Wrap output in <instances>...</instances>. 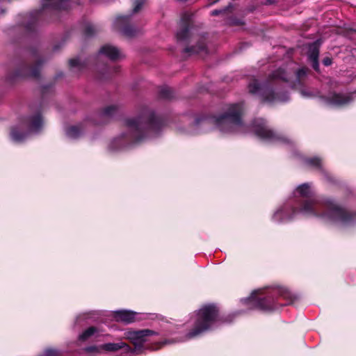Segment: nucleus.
I'll use <instances>...</instances> for the list:
<instances>
[{
	"label": "nucleus",
	"mask_w": 356,
	"mask_h": 356,
	"mask_svg": "<svg viewBox=\"0 0 356 356\" xmlns=\"http://www.w3.org/2000/svg\"><path fill=\"white\" fill-rule=\"evenodd\" d=\"M322 207L323 206L318 204L316 200H312L305 201L299 211L305 216L321 217L325 221L341 225L349 224L353 218L352 215L348 214L331 200H327L323 205V208L326 209L327 211L320 214L319 211Z\"/></svg>",
	"instance_id": "obj_1"
},
{
	"label": "nucleus",
	"mask_w": 356,
	"mask_h": 356,
	"mask_svg": "<svg viewBox=\"0 0 356 356\" xmlns=\"http://www.w3.org/2000/svg\"><path fill=\"white\" fill-rule=\"evenodd\" d=\"M243 110L241 104L230 105L225 113L215 118L216 127L223 133L241 131L243 127L241 118Z\"/></svg>",
	"instance_id": "obj_2"
},
{
	"label": "nucleus",
	"mask_w": 356,
	"mask_h": 356,
	"mask_svg": "<svg viewBox=\"0 0 356 356\" xmlns=\"http://www.w3.org/2000/svg\"><path fill=\"white\" fill-rule=\"evenodd\" d=\"M218 309L215 305H208L201 307L196 314L193 330L187 337L192 338L211 328L216 321Z\"/></svg>",
	"instance_id": "obj_3"
},
{
	"label": "nucleus",
	"mask_w": 356,
	"mask_h": 356,
	"mask_svg": "<svg viewBox=\"0 0 356 356\" xmlns=\"http://www.w3.org/2000/svg\"><path fill=\"white\" fill-rule=\"evenodd\" d=\"M125 124L134 137H137L143 130L154 132L160 127L159 121L152 113L137 118H129L126 120Z\"/></svg>",
	"instance_id": "obj_4"
},
{
	"label": "nucleus",
	"mask_w": 356,
	"mask_h": 356,
	"mask_svg": "<svg viewBox=\"0 0 356 356\" xmlns=\"http://www.w3.org/2000/svg\"><path fill=\"white\" fill-rule=\"evenodd\" d=\"M157 335V332L149 329L140 330H127L124 333V338L129 340L136 348L143 353L145 350H156L158 347H152L150 345H145L146 343L150 341L151 339Z\"/></svg>",
	"instance_id": "obj_5"
},
{
	"label": "nucleus",
	"mask_w": 356,
	"mask_h": 356,
	"mask_svg": "<svg viewBox=\"0 0 356 356\" xmlns=\"http://www.w3.org/2000/svg\"><path fill=\"white\" fill-rule=\"evenodd\" d=\"M249 92L254 95H261L262 101L264 102L274 103V102H284L289 99L287 94L279 95L275 94V91L272 89L261 86L257 80H254L248 86Z\"/></svg>",
	"instance_id": "obj_6"
},
{
	"label": "nucleus",
	"mask_w": 356,
	"mask_h": 356,
	"mask_svg": "<svg viewBox=\"0 0 356 356\" xmlns=\"http://www.w3.org/2000/svg\"><path fill=\"white\" fill-rule=\"evenodd\" d=\"M261 291V289L253 291L249 297L242 299L241 302L243 304L247 305L250 309H259L264 311L273 310L274 307L269 300L258 296Z\"/></svg>",
	"instance_id": "obj_7"
},
{
	"label": "nucleus",
	"mask_w": 356,
	"mask_h": 356,
	"mask_svg": "<svg viewBox=\"0 0 356 356\" xmlns=\"http://www.w3.org/2000/svg\"><path fill=\"white\" fill-rule=\"evenodd\" d=\"M254 134L264 140L272 141L277 138L276 135L265 124L263 119L255 120L252 124Z\"/></svg>",
	"instance_id": "obj_8"
},
{
	"label": "nucleus",
	"mask_w": 356,
	"mask_h": 356,
	"mask_svg": "<svg viewBox=\"0 0 356 356\" xmlns=\"http://www.w3.org/2000/svg\"><path fill=\"white\" fill-rule=\"evenodd\" d=\"M145 314L131 310H118L113 312V318L116 321L129 324L144 318Z\"/></svg>",
	"instance_id": "obj_9"
},
{
	"label": "nucleus",
	"mask_w": 356,
	"mask_h": 356,
	"mask_svg": "<svg viewBox=\"0 0 356 356\" xmlns=\"http://www.w3.org/2000/svg\"><path fill=\"white\" fill-rule=\"evenodd\" d=\"M22 128H26L29 134H36L43 127V121L40 115L26 118L20 124Z\"/></svg>",
	"instance_id": "obj_10"
},
{
	"label": "nucleus",
	"mask_w": 356,
	"mask_h": 356,
	"mask_svg": "<svg viewBox=\"0 0 356 356\" xmlns=\"http://www.w3.org/2000/svg\"><path fill=\"white\" fill-rule=\"evenodd\" d=\"M353 100L350 94H333L327 99V103L332 107H340L348 104Z\"/></svg>",
	"instance_id": "obj_11"
},
{
	"label": "nucleus",
	"mask_w": 356,
	"mask_h": 356,
	"mask_svg": "<svg viewBox=\"0 0 356 356\" xmlns=\"http://www.w3.org/2000/svg\"><path fill=\"white\" fill-rule=\"evenodd\" d=\"M99 55H104L112 60H116L124 57L123 54L116 47L106 44L99 51Z\"/></svg>",
	"instance_id": "obj_12"
},
{
	"label": "nucleus",
	"mask_w": 356,
	"mask_h": 356,
	"mask_svg": "<svg viewBox=\"0 0 356 356\" xmlns=\"http://www.w3.org/2000/svg\"><path fill=\"white\" fill-rule=\"evenodd\" d=\"M318 46V44L316 42L311 44L308 49V58L312 63L313 68L316 71L318 70L319 67L318 61L319 54Z\"/></svg>",
	"instance_id": "obj_13"
},
{
	"label": "nucleus",
	"mask_w": 356,
	"mask_h": 356,
	"mask_svg": "<svg viewBox=\"0 0 356 356\" xmlns=\"http://www.w3.org/2000/svg\"><path fill=\"white\" fill-rule=\"evenodd\" d=\"M190 35L189 26L186 22L182 19L180 29L177 32V40L179 42L186 41Z\"/></svg>",
	"instance_id": "obj_14"
},
{
	"label": "nucleus",
	"mask_w": 356,
	"mask_h": 356,
	"mask_svg": "<svg viewBox=\"0 0 356 356\" xmlns=\"http://www.w3.org/2000/svg\"><path fill=\"white\" fill-rule=\"evenodd\" d=\"M83 134L81 125L70 126L65 129V134L70 139H76Z\"/></svg>",
	"instance_id": "obj_15"
},
{
	"label": "nucleus",
	"mask_w": 356,
	"mask_h": 356,
	"mask_svg": "<svg viewBox=\"0 0 356 356\" xmlns=\"http://www.w3.org/2000/svg\"><path fill=\"white\" fill-rule=\"evenodd\" d=\"M99 331L97 327H90L79 334V339L81 341H86L92 336L98 335Z\"/></svg>",
	"instance_id": "obj_16"
},
{
	"label": "nucleus",
	"mask_w": 356,
	"mask_h": 356,
	"mask_svg": "<svg viewBox=\"0 0 356 356\" xmlns=\"http://www.w3.org/2000/svg\"><path fill=\"white\" fill-rule=\"evenodd\" d=\"M296 193L301 197H307L312 194V191L308 184H303L297 188Z\"/></svg>",
	"instance_id": "obj_17"
},
{
	"label": "nucleus",
	"mask_w": 356,
	"mask_h": 356,
	"mask_svg": "<svg viewBox=\"0 0 356 356\" xmlns=\"http://www.w3.org/2000/svg\"><path fill=\"white\" fill-rule=\"evenodd\" d=\"M122 343L121 342L119 343H104L100 346V348L102 350L106 352H115L120 349H122Z\"/></svg>",
	"instance_id": "obj_18"
},
{
	"label": "nucleus",
	"mask_w": 356,
	"mask_h": 356,
	"mask_svg": "<svg viewBox=\"0 0 356 356\" xmlns=\"http://www.w3.org/2000/svg\"><path fill=\"white\" fill-rule=\"evenodd\" d=\"M26 136L27 134H18V130L17 127H14L11 130L10 137L12 140L15 142H22L26 138Z\"/></svg>",
	"instance_id": "obj_19"
},
{
	"label": "nucleus",
	"mask_w": 356,
	"mask_h": 356,
	"mask_svg": "<svg viewBox=\"0 0 356 356\" xmlns=\"http://www.w3.org/2000/svg\"><path fill=\"white\" fill-rule=\"evenodd\" d=\"M284 211L283 209H278L275 211V213L273 215V219L275 221L280 222V221H284L286 219H290L291 217H286L284 215Z\"/></svg>",
	"instance_id": "obj_20"
},
{
	"label": "nucleus",
	"mask_w": 356,
	"mask_h": 356,
	"mask_svg": "<svg viewBox=\"0 0 356 356\" xmlns=\"http://www.w3.org/2000/svg\"><path fill=\"white\" fill-rule=\"evenodd\" d=\"M305 161L307 165L312 167H319L321 163V159L317 157L307 159Z\"/></svg>",
	"instance_id": "obj_21"
},
{
	"label": "nucleus",
	"mask_w": 356,
	"mask_h": 356,
	"mask_svg": "<svg viewBox=\"0 0 356 356\" xmlns=\"http://www.w3.org/2000/svg\"><path fill=\"white\" fill-rule=\"evenodd\" d=\"M123 346H122V348L124 349V352L127 353H136V354H140L142 353L141 351L139 350H136V348L134 347L132 348L130 346H129L127 343L124 342H121Z\"/></svg>",
	"instance_id": "obj_22"
},
{
	"label": "nucleus",
	"mask_w": 356,
	"mask_h": 356,
	"mask_svg": "<svg viewBox=\"0 0 356 356\" xmlns=\"http://www.w3.org/2000/svg\"><path fill=\"white\" fill-rule=\"evenodd\" d=\"M117 111V107L115 106H110L104 108L102 115L104 116H111Z\"/></svg>",
	"instance_id": "obj_23"
},
{
	"label": "nucleus",
	"mask_w": 356,
	"mask_h": 356,
	"mask_svg": "<svg viewBox=\"0 0 356 356\" xmlns=\"http://www.w3.org/2000/svg\"><path fill=\"white\" fill-rule=\"evenodd\" d=\"M129 17L128 16H118L116 17L115 20V24L116 26H120L123 24H125L128 22Z\"/></svg>",
	"instance_id": "obj_24"
},
{
	"label": "nucleus",
	"mask_w": 356,
	"mask_h": 356,
	"mask_svg": "<svg viewBox=\"0 0 356 356\" xmlns=\"http://www.w3.org/2000/svg\"><path fill=\"white\" fill-rule=\"evenodd\" d=\"M272 76H273V78H278V79H281L283 80L286 79L284 71L281 69H279L277 71L274 72L272 74Z\"/></svg>",
	"instance_id": "obj_25"
},
{
	"label": "nucleus",
	"mask_w": 356,
	"mask_h": 356,
	"mask_svg": "<svg viewBox=\"0 0 356 356\" xmlns=\"http://www.w3.org/2000/svg\"><path fill=\"white\" fill-rule=\"evenodd\" d=\"M205 46L204 43H202L198 46L197 48L196 47H192L191 49L186 48L185 49L186 52H192V53H199L201 50H203L204 49Z\"/></svg>",
	"instance_id": "obj_26"
},
{
	"label": "nucleus",
	"mask_w": 356,
	"mask_h": 356,
	"mask_svg": "<svg viewBox=\"0 0 356 356\" xmlns=\"http://www.w3.org/2000/svg\"><path fill=\"white\" fill-rule=\"evenodd\" d=\"M85 350L88 353H99L102 351V349L100 348V346H88V347L86 348Z\"/></svg>",
	"instance_id": "obj_27"
},
{
	"label": "nucleus",
	"mask_w": 356,
	"mask_h": 356,
	"mask_svg": "<svg viewBox=\"0 0 356 356\" xmlns=\"http://www.w3.org/2000/svg\"><path fill=\"white\" fill-rule=\"evenodd\" d=\"M69 63L72 67H81L82 65V63L79 58L70 59Z\"/></svg>",
	"instance_id": "obj_28"
},
{
	"label": "nucleus",
	"mask_w": 356,
	"mask_h": 356,
	"mask_svg": "<svg viewBox=\"0 0 356 356\" xmlns=\"http://www.w3.org/2000/svg\"><path fill=\"white\" fill-rule=\"evenodd\" d=\"M143 3L144 0H136L134 2V8L133 12L134 13H137L140 9Z\"/></svg>",
	"instance_id": "obj_29"
},
{
	"label": "nucleus",
	"mask_w": 356,
	"mask_h": 356,
	"mask_svg": "<svg viewBox=\"0 0 356 356\" xmlns=\"http://www.w3.org/2000/svg\"><path fill=\"white\" fill-rule=\"evenodd\" d=\"M160 92H161V95L163 97H165V98H170V88H168L167 87L161 88Z\"/></svg>",
	"instance_id": "obj_30"
},
{
	"label": "nucleus",
	"mask_w": 356,
	"mask_h": 356,
	"mask_svg": "<svg viewBox=\"0 0 356 356\" xmlns=\"http://www.w3.org/2000/svg\"><path fill=\"white\" fill-rule=\"evenodd\" d=\"M122 32L127 36H131L134 31L131 27H124L122 30Z\"/></svg>",
	"instance_id": "obj_31"
},
{
	"label": "nucleus",
	"mask_w": 356,
	"mask_h": 356,
	"mask_svg": "<svg viewBox=\"0 0 356 356\" xmlns=\"http://www.w3.org/2000/svg\"><path fill=\"white\" fill-rule=\"evenodd\" d=\"M306 74H307V69L301 68V69L298 70V72H297V76L298 78H300V77H302L303 76H305Z\"/></svg>",
	"instance_id": "obj_32"
},
{
	"label": "nucleus",
	"mask_w": 356,
	"mask_h": 356,
	"mask_svg": "<svg viewBox=\"0 0 356 356\" xmlns=\"http://www.w3.org/2000/svg\"><path fill=\"white\" fill-rule=\"evenodd\" d=\"M323 63L325 65V66H329L332 64V59L327 57V58H325L323 60Z\"/></svg>",
	"instance_id": "obj_33"
},
{
	"label": "nucleus",
	"mask_w": 356,
	"mask_h": 356,
	"mask_svg": "<svg viewBox=\"0 0 356 356\" xmlns=\"http://www.w3.org/2000/svg\"><path fill=\"white\" fill-rule=\"evenodd\" d=\"M300 94L302 97H312V93L309 92H307L305 90H302L300 91Z\"/></svg>",
	"instance_id": "obj_34"
},
{
	"label": "nucleus",
	"mask_w": 356,
	"mask_h": 356,
	"mask_svg": "<svg viewBox=\"0 0 356 356\" xmlns=\"http://www.w3.org/2000/svg\"><path fill=\"white\" fill-rule=\"evenodd\" d=\"M222 12V10H213L211 12V15H219L220 13H221Z\"/></svg>",
	"instance_id": "obj_35"
},
{
	"label": "nucleus",
	"mask_w": 356,
	"mask_h": 356,
	"mask_svg": "<svg viewBox=\"0 0 356 356\" xmlns=\"http://www.w3.org/2000/svg\"><path fill=\"white\" fill-rule=\"evenodd\" d=\"M173 343V341H163L162 343H161L162 345H165V344H169V343Z\"/></svg>",
	"instance_id": "obj_36"
},
{
	"label": "nucleus",
	"mask_w": 356,
	"mask_h": 356,
	"mask_svg": "<svg viewBox=\"0 0 356 356\" xmlns=\"http://www.w3.org/2000/svg\"><path fill=\"white\" fill-rule=\"evenodd\" d=\"M33 75L34 76H37V74H36L35 72H33Z\"/></svg>",
	"instance_id": "obj_37"
}]
</instances>
